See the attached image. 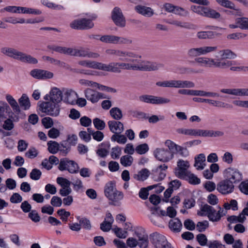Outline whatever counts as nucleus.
Returning a JSON list of instances; mask_svg holds the SVG:
<instances>
[{"instance_id":"16","label":"nucleus","mask_w":248,"mask_h":248,"mask_svg":"<svg viewBox=\"0 0 248 248\" xmlns=\"http://www.w3.org/2000/svg\"><path fill=\"white\" fill-rule=\"evenodd\" d=\"M189 166V163L188 161L179 159L177 161V168L175 170L176 175L180 178L184 177L185 174L189 171L187 170Z\"/></svg>"},{"instance_id":"8","label":"nucleus","mask_w":248,"mask_h":248,"mask_svg":"<svg viewBox=\"0 0 248 248\" xmlns=\"http://www.w3.org/2000/svg\"><path fill=\"white\" fill-rule=\"evenodd\" d=\"M58 168L61 171L67 170L71 173H77L79 169L78 164L75 161L67 158L60 160Z\"/></svg>"},{"instance_id":"31","label":"nucleus","mask_w":248,"mask_h":248,"mask_svg":"<svg viewBox=\"0 0 248 248\" xmlns=\"http://www.w3.org/2000/svg\"><path fill=\"white\" fill-rule=\"evenodd\" d=\"M205 156L203 154H200L195 157L194 166L198 170H203L205 166Z\"/></svg>"},{"instance_id":"24","label":"nucleus","mask_w":248,"mask_h":248,"mask_svg":"<svg viewBox=\"0 0 248 248\" xmlns=\"http://www.w3.org/2000/svg\"><path fill=\"white\" fill-rule=\"evenodd\" d=\"M108 124L110 131L114 134H121L124 130V124L120 121L117 120L109 121Z\"/></svg>"},{"instance_id":"21","label":"nucleus","mask_w":248,"mask_h":248,"mask_svg":"<svg viewBox=\"0 0 248 248\" xmlns=\"http://www.w3.org/2000/svg\"><path fill=\"white\" fill-rule=\"evenodd\" d=\"M220 92L237 96H248V88L222 89L220 90Z\"/></svg>"},{"instance_id":"42","label":"nucleus","mask_w":248,"mask_h":248,"mask_svg":"<svg viewBox=\"0 0 248 248\" xmlns=\"http://www.w3.org/2000/svg\"><path fill=\"white\" fill-rule=\"evenodd\" d=\"M182 179H184L188 180V182L191 184L198 185L201 182V180L195 174L192 173L190 171L186 173L184 177Z\"/></svg>"},{"instance_id":"61","label":"nucleus","mask_w":248,"mask_h":248,"mask_svg":"<svg viewBox=\"0 0 248 248\" xmlns=\"http://www.w3.org/2000/svg\"><path fill=\"white\" fill-rule=\"evenodd\" d=\"M42 172L40 170L37 169H33L31 170L30 174V178L33 180H38L41 178Z\"/></svg>"},{"instance_id":"59","label":"nucleus","mask_w":248,"mask_h":248,"mask_svg":"<svg viewBox=\"0 0 248 248\" xmlns=\"http://www.w3.org/2000/svg\"><path fill=\"white\" fill-rule=\"evenodd\" d=\"M113 231L116 236L120 238H125L127 236V232L126 231L123 230L121 228L117 227L113 229Z\"/></svg>"},{"instance_id":"14","label":"nucleus","mask_w":248,"mask_h":248,"mask_svg":"<svg viewBox=\"0 0 248 248\" xmlns=\"http://www.w3.org/2000/svg\"><path fill=\"white\" fill-rule=\"evenodd\" d=\"M217 190L222 195H226L233 192L234 186L226 178L217 183Z\"/></svg>"},{"instance_id":"3","label":"nucleus","mask_w":248,"mask_h":248,"mask_svg":"<svg viewBox=\"0 0 248 248\" xmlns=\"http://www.w3.org/2000/svg\"><path fill=\"white\" fill-rule=\"evenodd\" d=\"M106 52L108 55L115 56L116 57L119 58V60L120 61L126 62H131L136 63L133 65L130 64V65L132 66H139V65L141 64L142 63L149 62L152 64H155L157 66L156 69L149 70H142L137 68H135L133 69H138L142 71H151L157 70L161 68H162L164 67V64L161 63L151 62L148 61H139L138 60L137 58H140V56L136 55L135 53L131 51L122 50L116 49H109L106 50ZM127 63L129 64V63ZM131 69H133L131 68Z\"/></svg>"},{"instance_id":"48","label":"nucleus","mask_w":248,"mask_h":248,"mask_svg":"<svg viewBox=\"0 0 248 248\" xmlns=\"http://www.w3.org/2000/svg\"><path fill=\"white\" fill-rule=\"evenodd\" d=\"M112 141H116L119 144H125L127 141L126 137L120 134H113L111 137Z\"/></svg>"},{"instance_id":"27","label":"nucleus","mask_w":248,"mask_h":248,"mask_svg":"<svg viewBox=\"0 0 248 248\" xmlns=\"http://www.w3.org/2000/svg\"><path fill=\"white\" fill-rule=\"evenodd\" d=\"M168 226L170 230L174 233L180 232L183 227L181 220L178 218H173L170 219Z\"/></svg>"},{"instance_id":"46","label":"nucleus","mask_w":248,"mask_h":248,"mask_svg":"<svg viewBox=\"0 0 248 248\" xmlns=\"http://www.w3.org/2000/svg\"><path fill=\"white\" fill-rule=\"evenodd\" d=\"M109 113L113 119L116 121L119 120L123 117V114L121 110L117 107H114L111 108L109 111Z\"/></svg>"},{"instance_id":"12","label":"nucleus","mask_w":248,"mask_h":248,"mask_svg":"<svg viewBox=\"0 0 248 248\" xmlns=\"http://www.w3.org/2000/svg\"><path fill=\"white\" fill-rule=\"evenodd\" d=\"M137 239L140 243V248H148L149 246L148 235L145 230L141 227L137 228L135 230L133 236Z\"/></svg>"},{"instance_id":"41","label":"nucleus","mask_w":248,"mask_h":248,"mask_svg":"<svg viewBox=\"0 0 248 248\" xmlns=\"http://www.w3.org/2000/svg\"><path fill=\"white\" fill-rule=\"evenodd\" d=\"M19 61L30 64H36L38 62L37 60L32 57L31 55L22 52Z\"/></svg>"},{"instance_id":"57","label":"nucleus","mask_w":248,"mask_h":248,"mask_svg":"<svg viewBox=\"0 0 248 248\" xmlns=\"http://www.w3.org/2000/svg\"><path fill=\"white\" fill-rule=\"evenodd\" d=\"M224 135V133L221 131L206 130L204 134V137H217Z\"/></svg>"},{"instance_id":"54","label":"nucleus","mask_w":248,"mask_h":248,"mask_svg":"<svg viewBox=\"0 0 248 248\" xmlns=\"http://www.w3.org/2000/svg\"><path fill=\"white\" fill-rule=\"evenodd\" d=\"M93 124L98 130H102L106 126L105 122L98 118H95L93 120Z\"/></svg>"},{"instance_id":"15","label":"nucleus","mask_w":248,"mask_h":248,"mask_svg":"<svg viewBox=\"0 0 248 248\" xmlns=\"http://www.w3.org/2000/svg\"><path fill=\"white\" fill-rule=\"evenodd\" d=\"M156 158L163 162H167L173 158V154L168 149H156L154 152Z\"/></svg>"},{"instance_id":"62","label":"nucleus","mask_w":248,"mask_h":248,"mask_svg":"<svg viewBox=\"0 0 248 248\" xmlns=\"http://www.w3.org/2000/svg\"><path fill=\"white\" fill-rule=\"evenodd\" d=\"M149 217L151 222L155 225L158 226L162 225V219L159 215H151Z\"/></svg>"},{"instance_id":"45","label":"nucleus","mask_w":248,"mask_h":248,"mask_svg":"<svg viewBox=\"0 0 248 248\" xmlns=\"http://www.w3.org/2000/svg\"><path fill=\"white\" fill-rule=\"evenodd\" d=\"M133 157L128 155L122 156L120 158V163L125 167L131 166L133 163Z\"/></svg>"},{"instance_id":"22","label":"nucleus","mask_w":248,"mask_h":248,"mask_svg":"<svg viewBox=\"0 0 248 248\" xmlns=\"http://www.w3.org/2000/svg\"><path fill=\"white\" fill-rule=\"evenodd\" d=\"M1 52L4 55L19 61L22 52L10 47H4L1 49Z\"/></svg>"},{"instance_id":"63","label":"nucleus","mask_w":248,"mask_h":248,"mask_svg":"<svg viewBox=\"0 0 248 248\" xmlns=\"http://www.w3.org/2000/svg\"><path fill=\"white\" fill-rule=\"evenodd\" d=\"M209 227V223L207 221L198 222L196 225L197 230L199 232H203Z\"/></svg>"},{"instance_id":"34","label":"nucleus","mask_w":248,"mask_h":248,"mask_svg":"<svg viewBox=\"0 0 248 248\" xmlns=\"http://www.w3.org/2000/svg\"><path fill=\"white\" fill-rule=\"evenodd\" d=\"M48 48L52 50L60 53L70 55L71 56L72 48L63 47L55 45L48 46Z\"/></svg>"},{"instance_id":"11","label":"nucleus","mask_w":248,"mask_h":248,"mask_svg":"<svg viewBox=\"0 0 248 248\" xmlns=\"http://www.w3.org/2000/svg\"><path fill=\"white\" fill-rule=\"evenodd\" d=\"M111 19L115 25L120 28L126 25V20L122 10L118 7H115L111 13Z\"/></svg>"},{"instance_id":"4","label":"nucleus","mask_w":248,"mask_h":248,"mask_svg":"<svg viewBox=\"0 0 248 248\" xmlns=\"http://www.w3.org/2000/svg\"><path fill=\"white\" fill-rule=\"evenodd\" d=\"M217 212L211 206L208 204H205L201 208L202 212L204 213V215L207 216L210 221L213 222L218 221L221 217L225 216L227 211L225 210L220 206H218Z\"/></svg>"},{"instance_id":"64","label":"nucleus","mask_w":248,"mask_h":248,"mask_svg":"<svg viewBox=\"0 0 248 248\" xmlns=\"http://www.w3.org/2000/svg\"><path fill=\"white\" fill-rule=\"evenodd\" d=\"M239 189L242 193L248 195V179L241 182L239 186Z\"/></svg>"},{"instance_id":"56","label":"nucleus","mask_w":248,"mask_h":248,"mask_svg":"<svg viewBox=\"0 0 248 248\" xmlns=\"http://www.w3.org/2000/svg\"><path fill=\"white\" fill-rule=\"evenodd\" d=\"M122 154V149L118 146L111 149L110 155L112 159H116L120 157Z\"/></svg>"},{"instance_id":"39","label":"nucleus","mask_w":248,"mask_h":248,"mask_svg":"<svg viewBox=\"0 0 248 248\" xmlns=\"http://www.w3.org/2000/svg\"><path fill=\"white\" fill-rule=\"evenodd\" d=\"M117 190L115 184L112 181L107 183L105 186L104 194L108 198Z\"/></svg>"},{"instance_id":"37","label":"nucleus","mask_w":248,"mask_h":248,"mask_svg":"<svg viewBox=\"0 0 248 248\" xmlns=\"http://www.w3.org/2000/svg\"><path fill=\"white\" fill-rule=\"evenodd\" d=\"M41 3L48 8L58 11H63L65 9L64 6L48 1L47 0H41Z\"/></svg>"},{"instance_id":"47","label":"nucleus","mask_w":248,"mask_h":248,"mask_svg":"<svg viewBox=\"0 0 248 248\" xmlns=\"http://www.w3.org/2000/svg\"><path fill=\"white\" fill-rule=\"evenodd\" d=\"M47 144L48 151L52 154L57 153L60 149V146L56 141H49L47 142Z\"/></svg>"},{"instance_id":"18","label":"nucleus","mask_w":248,"mask_h":248,"mask_svg":"<svg viewBox=\"0 0 248 248\" xmlns=\"http://www.w3.org/2000/svg\"><path fill=\"white\" fill-rule=\"evenodd\" d=\"M71 56L93 58H97L99 57L98 53L90 52L89 49L84 48H72Z\"/></svg>"},{"instance_id":"25","label":"nucleus","mask_w":248,"mask_h":248,"mask_svg":"<svg viewBox=\"0 0 248 248\" xmlns=\"http://www.w3.org/2000/svg\"><path fill=\"white\" fill-rule=\"evenodd\" d=\"M166 22L170 25L175 26L177 27H180L189 30H194L196 28V26L192 23L182 22L177 19H168L166 21Z\"/></svg>"},{"instance_id":"1","label":"nucleus","mask_w":248,"mask_h":248,"mask_svg":"<svg viewBox=\"0 0 248 248\" xmlns=\"http://www.w3.org/2000/svg\"><path fill=\"white\" fill-rule=\"evenodd\" d=\"M78 64L81 66L101 70L106 72L119 73L122 69L129 70L135 68L142 70H153L157 68L156 65L149 62L142 63L139 66H132L129 64L125 62H111L108 64H106L96 61L89 60H82L78 62Z\"/></svg>"},{"instance_id":"38","label":"nucleus","mask_w":248,"mask_h":248,"mask_svg":"<svg viewBox=\"0 0 248 248\" xmlns=\"http://www.w3.org/2000/svg\"><path fill=\"white\" fill-rule=\"evenodd\" d=\"M234 62L220 59L215 60L214 67L217 68H226L232 66Z\"/></svg>"},{"instance_id":"5","label":"nucleus","mask_w":248,"mask_h":248,"mask_svg":"<svg viewBox=\"0 0 248 248\" xmlns=\"http://www.w3.org/2000/svg\"><path fill=\"white\" fill-rule=\"evenodd\" d=\"M42 102L39 105V109L46 115L52 117H57L60 114V108L59 104L54 103L49 100Z\"/></svg>"},{"instance_id":"19","label":"nucleus","mask_w":248,"mask_h":248,"mask_svg":"<svg viewBox=\"0 0 248 248\" xmlns=\"http://www.w3.org/2000/svg\"><path fill=\"white\" fill-rule=\"evenodd\" d=\"M84 94L87 100L90 101L92 103L97 102L99 99L105 98L104 94L90 88H87L84 91Z\"/></svg>"},{"instance_id":"23","label":"nucleus","mask_w":248,"mask_h":248,"mask_svg":"<svg viewBox=\"0 0 248 248\" xmlns=\"http://www.w3.org/2000/svg\"><path fill=\"white\" fill-rule=\"evenodd\" d=\"M30 75L36 79L51 78L53 77V74L49 71L35 69L30 72Z\"/></svg>"},{"instance_id":"55","label":"nucleus","mask_w":248,"mask_h":248,"mask_svg":"<svg viewBox=\"0 0 248 248\" xmlns=\"http://www.w3.org/2000/svg\"><path fill=\"white\" fill-rule=\"evenodd\" d=\"M126 244L128 247L130 248H134L137 246H139L140 248V243L137 240L136 238L134 236L130 237L126 240Z\"/></svg>"},{"instance_id":"32","label":"nucleus","mask_w":248,"mask_h":248,"mask_svg":"<svg viewBox=\"0 0 248 248\" xmlns=\"http://www.w3.org/2000/svg\"><path fill=\"white\" fill-rule=\"evenodd\" d=\"M5 98L14 112L19 114L21 112L20 107L14 97L11 95L7 94L5 96Z\"/></svg>"},{"instance_id":"30","label":"nucleus","mask_w":248,"mask_h":248,"mask_svg":"<svg viewBox=\"0 0 248 248\" xmlns=\"http://www.w3.org/2000/svg\"><path fill=\"white\" fill-rule=\"evenodd\" d=\"M77 98V93L71 90H66L64 93L63 101L70 104H75Z\"/></svg>"},{"instance_id":"44","label":"nucleus","mask_w":248,"mask_h":248,"mask_svg":"<svg viewBox=\"0 0 248 248\" xmlns=\"http://www.w3.org/2000/svg\"><path fill=\"white\" fill-rule=\"evenodd\" d=\"M205 103L211 104L213 106L219 108H232V106L219 101L206 99Z\"/></svg>"},{"instance_id":"35","label":"nucleus","mask_w":248,"mask_h":248,"mask_svg":"<svg viewBox=\"0 0 248 248\" xmlns=\"http://www.w3.org/2000/svg\"><path fill=\"white\" fill-rule=\"evenodd\" d=\"M18 103L19 107L24 110H28L30 108V101L26 94H22V96L18 99Z\"/></svg>"},{"instance_id":"17","label":"nucleus","mask_w":248,"mask_h":248,"mask_svg":"<svg viewBox=\"0 0 248 248\" xmlns=\"http://www.w3.org/2000/svg\"><path fill=\"white\" fill-rule=\"evenodd\" d=\"M44 99L45 100H49L54 103L59 104L62 100V91L57 88H53L49 92V94H46Z\"/></svg>"},{"instance_id":"58","label":"nucleus","mask_w":248,"mask_h":248,"mask_svg":"<svg viewBox=\"0 0 248 248\" xmlns=\"http://www.w3.org/2000/svg\"><path fill=\"white\" fill-rule=\"evenodd\" d=\"M149 150V147L147 143H143L137 146L135 149L136 152L142 155L145 154Z\"/></svg>"},{"instance_id":"13","label":"nucleus","mask_w":248,"mask_h":248,"mask_svg":"<svg viewBox=\"0 0 248 248\" xmlns=\"http://www.w3.org/2000/svg\"><path fill=\"white\" fill-rule=\"evenodd\" d=\"M226 178L232 183L236 184L243 179L242 173L237 169L229 168L225 170Z\"/></svg>"},{"instance_id":"29","label":"nucleus","mask_w":248,"mask_h":248,"mask_svg":"<svg viewBox=\"0 0 248 248\" xmlns=\"http://www.w3.org/2000/svg\"><path fill=\"white\" fill-rule=\"evenodd\" d=\"M124 197L123 193L117 190L108 198V199L111 201V204L114 206H120L121 203V201L123 199Z\"/></svg>"},{"instance_id":"43","label":"nucleus","mask_w":248,"mask_h":248,"mask_svg":"<svg viewBox=\"0 0 248 248\" xmlns=\"http://www.w3.org/2000/svg\"><path fill=\"white\" fill-rule=\"evenodd\" d=\"M219 53L221 60L234 59L236 57V55L233 52L228 49L220 50Z\"/></svg>"},{"instance_id":"53","label":"nucleus","mask_w":248,"mask_h":248,"mask_svg":"<svg viewBox=\"0 0 248 248\" xmlns=\"http://www.w3.org/2000/svg\"><path fill=\"white\" fill-rule=\"evenodd\" d=\"M205 130L187 128V136L204 137Z\"/></svg>"},{"instance_id":"10","label":"nucleus","mask_w":248,"mask_h":248,"mask_svg":"<svg viewBox=\"0 0 248 248\" xmlns=\"http://www.w3.org/2000/svg\"><path fill=\"white\" fill-rule=\"evenodd\" d=\"M139 100L141 102L155 105L168 104L170 102L168 98L147 94L140 96Z\"/></svg>"},{"instance_id":"51","label":"nucleus","mask_w":248,"mask_h":248,"mask_svg":"<svg viewBox=\"0 0 248 248\" xmlns=\"http://www.w3.org/2000/svg\"><path fill=\"white\" fill-rule=\"evenodd\" d=\"M246 219V217L241 213L238 216H232L228 217V220L231 223H243Z\"/></svg>"},{"instance_id":"52","label":"nucleus","mask_w":248,"mask_h":248,"mask_svg":"<svg viewBox=\"0 0 248 248\" xmlns=\"http://www.w3.org/2000/svg\"><path fill=\"white\" fill-rule=\"evenodd\" d=\"M173 14L180 16L186 17L188 16L189 12L184 8L175 5Z\"/></svg>"},{"instance_id":"28","label":"nucleus","mask_w":248,"mask_h":248,"mask_svg":"<svg viewBox=\"0 0 248 248\" xmlns=\"http://www.w3.org/2000/svg\"><path fill=\"white\" fill-rule=\"evenodd\" d=\"M114 219L110 213H107L104 221L100 224V229L105 232H108L111 228Z\"/></svg>"},{"instance_id":"7","label":"nucleus","mask_w":248,"mask_h":248,"mask_svg":"<svg viewBox=\"0 0 248 248\" xmlns=\"http://www.w3.org/2000/svg\"><path fill=\"white\" fill-rule=\"evenodd\" d=\"M100 41L108 44L128 45L132 43L129 38L118 36L114 35H105L101 36Z\"/></svg>"},{"instance_id":"26","label":"nucleus","mask_w":248,"mask_h":248,"mask_svg":"<svg viewBox=\"0 0 248 248\" xmlns=\"http://www.w3.org/2000/svg\"><path fill=\"white\" fill-rule=\"evenodd\" d=\"M135 9L138 13L147 17H150L155 14L154 10L151 7L142 5L136 6Z\"/></svg>"},{"instance_id":"50","label":"nucleus","mask_w":248,"mask_h":248,"mask_svg":"<svg viewBox=\"0 0 248 248\" xmlns=\"http://www.w3.org/2000/svg\"><path fill=\"white\" fill-rule=\"evenodd\" d=\"M235 23L239 24L241 29L248 30V18L238 17L235 19Z\"/></svg>"},{"instance_id":"60","label":"nucleus","mask_w":248,"mask_h":248,"mask_svg":"<svg viewBox=\"0 0 248 248\" xmlns=\"http://www.w3.org/2000/svg\"><path fill=\"white\" fill-rule=\"evenodd\" d=\"M56 181L57 183L62 187H70L71 182L66 178L63 177H58Z\"/></svg>"},{"instance_id":"40","label":"nucleus","mask_w":248,"mask_h":248,"mask_svg":"<svg viewBox=\"0 0 248 248\" xmlns=\"http://www.w3.org/2000/svg\"><path fill=\"white\" fill-rule=\"evenodd\" d=\"M150 175V171L147 169H142L138 173L134 175V178L138 181H143L147 179Z\"/></svg>"},{"instance_id":"6","label":"nucleus","mask_w":248,"mask_h":248,"mask_svg":"<svg viewBox=\"0 0 248 248\" xmlns=\"http://www.w3.org/2000/svg\"><path fill=\"white\" fill-rule=\"evenodd\" d=\"M190 9L198 15L208 18L217 19L220 16L218 12L208 7L192 5Z\"/></svg>"},{"instance_id":"49","label":"nucleus","mask_w":248,"mask_h":248,"mask_svg":"<svg viewBox=\"0 0 248 248\" xmlns=\"http://www.w3.org/2000/svg\"><path fill=\"white\" fill-rule=\"evenodd\" d=\"M220 5L229 9L237 10L234 4L229 0H216Z\"/></svg>"},{"instance_id":"36","label":"nucleus","mask_w":248,"mask_h":248,"mask_svg":"<svg viewBox=\"0 0 248 248\" xmlns=\"http://www.w3.org/2000/svg\"><path fill=\"white\" fill-rule=\"evenodd\" d=\"M215 36L216 32L213 31H200L197 33V37L200 40L212 39Z\"/></svg>"},{"instance_id":"9","label":"nucleus","mask_w":248,"mask_h":248,"mask_svg":"<svg viewBox=\"0 0 248 248\" xmlns=\"http://www.w3.org/2000/svg\"><path fill=\"white\" fill-rule=\"evenodd\" d=\"M70 26L75 30H87L92 29L94 23L91 19L83 18L74 20L70 23Z\"/></svg>"},{"instance_id":"20","label":"nucleus","mask_w":248,"mask_h":248,"mask_svg":"<svg viewBox=\"0 0 248 248\" xmlns=\"http://www.w3.org/2000/svg\"><path fill=\"white\" fill-rule=\"evenodd\" d=\"M150 240L155 248H161L167 241L164 235L157 232L150 235Z\"/></svg>"},{"instance_id":"33","label":"nucleus","mask_w":248,"mask_h":248,"mask_svg":"<svg viewBox=\"0 0 248 248\" xmlns=\"http://www.w3.org/2000/svg\"><path fill=\"white\" fill-rule=\"evenodd\" d=\"M43 59L45 61L48 62L50 63L54 64L60 67H63L67 69H69L70 68L69 65L66 64L65 62L50 57L49 56H43Z\"/></svg>"},{"instance_id":"2","label":"nucleus","mask_w":248,"mask_h":248,"mask_svg":"<svg viewBox=\"0 0 248 248\" xmlns=\"http://www.w3.org/2000/svg\"><path fill=\"white\" fill-rule=\"evenodd\" d=\"M217 49V46H203L198 47H192L187 50V56L189 58H196L195 61L199 65L211 68L214 66L215 59L209 57L199 56L214 52Z\"/></svg>"}]
</instances>
